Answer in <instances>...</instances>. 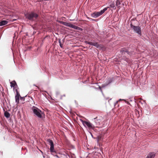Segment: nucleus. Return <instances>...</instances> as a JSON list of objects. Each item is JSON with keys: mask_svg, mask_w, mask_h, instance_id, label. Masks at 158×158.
<instances>
[{"mask_svg": "<svg viewBox=\"0 0 158 158\" xmlns=\"http://www.w3.org/2000/svg\"><path fill=\"white\" fill-rule=\"evenodd\" d=\"M40 152H41L42 153V152L40 151Z\"/></svg>", "mask_w": 158, "mask_h": 158, "instance_id": "bb28decb", "label": "nucleus"}, {"mask_svg": "<svg viewBox=\"0 0 158 158\" xmlns=\"http://www.w3.org/2000/svg\"><path fill=\"white\" fill-rule=\"evenodd\" d=\"M20 97V99L21 100V99L22 100H23V101H24L25 99H24V97Z\"/></svg>", "mask_w": 158, "mask_h": 158, "instance_id": "4be33fe9", "label": "nucleus"}, {"mask_svg": "<svg viewBox=\"0 0 158 158\" xmlns=\"http://www.w3.org/2000/svg\"><path fill=\"white\" fill-rule=\"evenodd\" d=\"M112 81V80L111 78H109L107 81L106 84L105 85H107L109 84H110Z\"/></svg>", "mask_w": 158, "mask_h": 158, "instance_id": "dca6fc26", "label": "nucleus"}, {"mask_svg": "<svg viewBox=\"0 0 158 158\" xmlns=\"http://www.w3.org/2000/svg\"><path fill=\"white\" fill-rule=\"evenodd\" d=\"M116 5L117 6L118 8L119 9L121 6H123L124 4L123 3H121L120 0H117L116 2Z\"/></svg>", "mask_w": 158, "mask_h": 158, "instance_id": "1a4fd4ad", "label": "nucleus"}, {"mask_svg": "<svg viewBox=\"0 0 158 158\" xmlns=\"http://www.w3.org/2000/svg\"><path fill=\"white\" fill-rule=\"evenodd\" d=\"M8 22L6 20H2L0 22V26H2L6 24Z\"/></svg>", "mask_w": 158, "mask_h": 158, "instance_id": "4468645a", "label": "nucleus"}, {"mask_svg": "<svg viewBox=\"0 0 158 158\" xmlns=\"http://www.w3.org/2000/svg\"><path fill=\"white\" fill-rule=\"evenodd\" d=\"M54 156L55 157H56V158H61V157H62V155L61 156V157H60L59 156H58L57 155H55Z\"/></svg>", "mask_w": 158, "mask_h": 158, "instance_id": "aec40b11", "label": "nucleus"}, {"mask_svg": "<svg viewBox=\"0 0 158 158\" xmlns=\"http://www.w3.org/2000/svg\"><path fill=\"white\" fill-rule=\"evenodd\" d=\"M155 154L154 152H151L149 153L146 158H154Z\"/></svg>", "mask_w": 158, "mask_h": 158, "instance_id": "9b49d317", "label": "nucleus"}, {"mask_svg": "<svg viewBox=\"0 0 158 158\" xmlns=\"http://www.w3.org/2000/svg\"><path fill=\"white\" fill-rule=\"evenodd\" d=\"M121 100L125 101V100H124V99H119V100L118 101H117V103L118 101H121Z\"/></svg>", "mask_w": 158, "mask_h": 158, "instance_id": "b1692460", "label": "nucleus"}, {"mask_svg": "<svg viewBox=\"0 0 158 158\" xmlns=\"http://www.w3.org/2000/svg\"><path fill=\"white\" fill-rule=\"evenodd\" d=\"M4 115L7 118H8L10 116V114L8 112L5 111L4 112Z\"/></svg>", "mask_w": 158, "mask_h": 158, "instance_id": "f3484780", "label": "nucleus"}, {"mask_svg": "<svg viewBox=\"0 0 158 158\" xmlns=\"http://www.w3.org/2000/svg\"><path fill=\"white\" fill-rule=\"evenodd\" d=\"M31 110L35 116L39 118H42V111L40 109L35 106H33Z\"/></svg>", "mask_w": 158, "mask_h": 158, "instance_id": "7ed1b4c3", "label": "nucleus"}, {"mask_svg": "<svg viewBox=\"0 0 158 158\" xmlns=\"http://www.w3.org/2000/svg\"><path fill=\"white\" fill-rule=\"evenodd\" d=\"M59 22L60 23H61V24H62L64 25V22H63V21H59Z\"/></svg>", "mask_w": 158, "mask_h": 158, "instance_id": "412c9836", "label": "nucleus"}, {"mask_svg": "<svg viewBox=\"0 0 158 158\" xmlns=\"http://www.w3.org/2000/svg\"><path fill=\"white\" fill-rule=\"evenodd\" d=\"M14 25L10 23V27H14Z\"/></svg>", "mask_w": 158, "mask_h": 158, "instance_id": "393cba45", "label": "nucleus"}, {"mask_svg": "<svg viewBox=\"0 0 158 158\" xmlns=\"http://www.w3.org/2000/svg\"><path fill=\"white\" fill-rule=\"evenodd\" d=\"M131 27L133 29L134 31L139 35H141V28L139 26H136L131 24Z\"/></svg>", "mask_w": 158, "mask_h": 158, "instance_id": "423d86ee", "label": "nucleus"}, {"mask_svg": "<svg viewBox=\"0 0 158 158\" xmlns=\"http://www.w3.org/2000/svg\"><path fill=\"white\" fill-rule=\"evenodd\" d=\"M92 42H88V41H85V43L88 44L90 45H91Z\"/></svg>", "mask_w": 158, "mask_h": 158, "instance_id": "a211bd4d", "label": "nucleus"}, {"mask_svg": "<svg viewBox=\"0 0 158 158\" xmlns=\"http://www.w3.org/2000/svg\"><path fill=\"white\" fill-rule=\"evenodd\" d=\"M48 143L50 145V150L51 152H55L54 150V144L52 140L48 139L47 140Z\"/></svg>", "mask_w": 158, "mask_h": 158, "instance_id": "0eeeda50", "label": "nucleus"}, {"mask_svg": "<svg viewBox=\"0 0 158 158\" xmlns=\"http://www.w3.org/2000/svg\"><path fill=\"white\" fill-rule=\"evenodd\" d=\"M59 43L60 44V47L61 48H62V45L61 44L60 40H59Z\"/></svg>", "mask_w": 158, "mask_h": 158, "instance_id": "6ab92c4d", "label": "nucleus"}, {"mask_svg": "<svg viewBox=\"0 0 158 158\" xmlns=\"http://www.w3.org/2000/svg\"><path fill=\"white\" fill-rule=\"evenodd\" d=\"M62 157L64 158H73L72 157L67 154H63Z\"/></svg>", "mask_w": 158, "mask_h": 158, "instance_id": "2eb2a0df", "label": "nucleus"}, {"mask_svg": "<svg viewBox=\"0 0 158 158\" xmlns=\"http://www.w3.org/2000/svg\"><path fill=\"white\" fill-rule=\"evenodd\" d=\"M10 87L13 88L14 92L15 94H16L15 97V102L17 104H18L19 102V97H20V96L18 91L19 88L15 81H13L10 82Z\"/></svg>", "mask_w": 158, "mask_h": 158, "instance_id": "f257e3e1", "label": "nucleus"}, {"mask_svg": "<svg viewBox=\"0 0 158 158\" xmlns=\"http://www.w3.org/2000/svg\"><path fill=\"white\" fill-rule=\"evenodd\" d=\"M80 120L85 128L88 127L89 129H93L95 127L89 121H84L81 119H80Z\"/></svg>", "mask_w": 158, "mask_h": 158, "instance_id": "39448f33", "label": "nucleus"}, {"mask_svg": "<svg viewBox=\"0 0 158 158\" xmlns=\"http://www.w3.org/2000/svg\"><path fill=\"white\" fill-rule=\"evenodd\" d=\"M109 8H112L113 10H115L116 9L115 3L114 2H110L109 5V6L107 7Z\"/></svg>", "mask_w": 158, "mask_h": 158, "instance_id": "9d476101", "label": "nucleus"}, {"mask_svg": "<svg viewBox=\"0 0 158 158\" xmlns=\"http://www.w3.org/2000/svg\"><path fill=\"white\" fill-rule=\"evenodd\" d=\"M125 52H127V53L128 54L129 52L128 51H125Z\"/></svg>", "mask_w": 158, "mask_h": 158, "instance_id": "a878e982", "label": "nucleus"}, {"mask_svg": "<svg viewBox=\"0 0 158 158\" xmlns=\"http://www.w3.org/2000/svg\"><path fill=\"white\" fill-rule=\"evenodd\" d=\"M91 45H93L96 47L97 48H100V45L97 42H92Z\"/></svg>", "mask_w": 158, "mask_h": 158, "instance_id": "ddd939ff", "label": "nucleus"}, {"mask_svg": "<svg viewBox=\"0 0 158 158\" xmlns=\"http://www.w3.org/2000/svg\"><path fill=\"white\" fill-rule=\"evenodd\" d=\"M64 25L75 29H77V28L78 27L74 25L66 22H64Z\"/></svg>", "mask_w": 158, "mask_h": 158, "instance_id": "6e6552de", "label": "nucleus"}, {"mask_svg": "<svg viewBox=\"0 0 158 158\" xmlns=\"http://www.w3.org/2000/svg\"><path fill=\"white\" fill-rule=\"evenodd\" d=\"M15 20H16V19H10V22H11V21L13 22L14 21H15Z\"/></svg>", "mask_w": 158, "mask_h": 158, "instance_id": "5701e85b", "label": "nucleus"}, {"mask_svg": "<svg viewBox=\"0 0 158 158\" xmlns=\"http://www.w3.org/2000/svg\"><path fill=\"white\" fill-rule=\"evenodd\" d=\"M108 7H106L100 11L98 12H95L93 13L91 15L92 16L93 18H96L102 15L104 12L107 10Z\"/></svg>", "mask_w": 158, "mask_h": 158, "instance_id": "20e7f679", "label": "nucleus"}, {"mask_svg": "<svg viewBox=\"0 0 158 158\" xmlns=\"http://www.w3.org/2000/svg\"><path fill=\"white\" fill-rule=\"evenodd\" d=\"M94 122L95 123L96 126H98L100 125V122L99 120H98L97 118H95L94 119Z\"/></svg>", "mask_w": 158, "mask_h": 158, "instance_id": "f8f14e48", "label": "nucleus"}, {"mask_svg": "<svg viewBox=\"0 0 158 158\" xmlns=\"http://www.w3.org/2000/svg\"><path fill=\"white\" fill-rule=\"evenodd\" d=\"M25 16L27 19L31 21H33L37 18L39 15L35 12L32 11L26 14Z\"/></svg>", "mask_w": 158, "mask_h": 158, "instance_id": "f03ea898", "label": "nucleus"}]
</instances>
